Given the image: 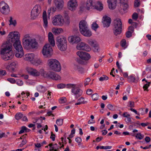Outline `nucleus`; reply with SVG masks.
I'll list each match as a JSON object with an SVG mask.
<instances>
[{
    "label": "nucleus",
    "mask_w": 151,
    "mask_h": 151,
    "mask_svg": "<svg viewBox=\"0 0 151 151\" xmlns=\"http://www.w3.org/2000/svg\"><path fill=\"white\" fill-rule=\"evenodd\" d=\"M17 84L19 86H21L23 84V83L22 81L19 80L17 81Z\"/></svg>",
    "instance_id": "58"
},
{
    "label": "nucleus",
    "mask_w": 151,
    "mask_h": 151,
    "mask_svg": "<svg viewBox=\"0 0 151 151\" xmlns=\"http://www.w3.org/2000/svg\"><path fill=\"white\" fill-rule=\"evenodd\" d=\"M51 134L50 137V138L52 139L53 141H54L55 138V135L52 132H51Z\"/></svg>",
    "instance_id": "62"
},
{
    "label": "nucleus",
    "mask_w": 151,
    "mask_h": 151,
    "mask_svg": "<svg viewBox=\"0 0 151 151\" xmlns=\"http://www.w3.org/2000/svg\"><path fill=\"white\" fill-rule=\"evenodd\" d=\"M88 42L89 45H90L92 47L94 46L97 44L96 42L92 40H88Z\"/></svg>",
    "instance_id": "32"
},
{
    "label": "nucleus",
    "mask_w": 151,
    "mask_h": 151,
    "mask_svg": "<svg viewBox=\"0 0 151 151\" xmlns=\"http://www.w3.org/2000/svg\"><path fill=\"white\" fill-rule=\"evenodd\" d=\"M76 54L81 59L85 60H87L91 58L90 55L86 52L79 51L77 52Z\"/></svg>",
    "instance_id": "13"
},
{
    "label": "nucleus",
    "mask_w": 151,
    "mask_h": 151,
    "mask_svg": "<svg viewBox=\"0 0 151 151\" xmlns=\"http://www.w3.org/2000/svg\"><path fill=\"white\" fill-rule=\"evenodd\" d=\"M74 68L75 70L78 71L80 73L82 74L84 73L85 70L84 68L78 65H75Z\"/></svg>",
    "instance_id": "26"
},
{
    "label": "nucleus",
    "mask_w": 151,
    "mask_h": 151,
    "mask_svg": "<svg viewBox=\"0 0 151 151\" xmlns=\"http://www.w3.org/2000/svg\"><path fill=\"white\" fill-rule=\"evenodd\" d=\"M26 143L27 140L26 139H23L21 143L19 145V147H22L24 145L26 144Z\"/></svg>",
    "instance_id": "54"
},
{
    "label": "nucleus",
    "mask_w": 151,
    "mask_h": 151,
    "mask_svg": "<svg viewBox=\"0 0 151 151\" xmlns=\"http://www.w3.org/2000/svg\"><path fill=\"white\" fill-rule=\"evenodd\" d=\"M132 32L130 31H128L126 33V36L127 37L129 38L132 36Z\"/></svg>",
    "instance_id": "50"
},
{
    "label": "nucleus",
    "mask_w": 151,
    "mask_h": 151,
    "mask_svg": "<svg viewBox=\"0 0 151 151\" xmlns=\"http://www.w3.org/2000/svg\"><path fill=\"white\" fill-rule=\"evenodd\" d=\"M126 41L125 39H123L121 41V45L122 47L125 48H126Z\"/></svg>",
    "instance_id": "39"
},
{
    "label": "nucleus",
    "mask_w": 151,
    "mask_h": 151,
    "mask_svg": "<svg viewBox=\"0 0 151 151\" xmlns=\"http://www.w3.org/2000/svg\"><path fill=\"white\" fill-rule=\"evenodd\" d=\"M122 23L120 19L116 18L113 22V31L114 35L117 36L120 34L122 32Z\"/></svg>",
    "instance_id": "5"
},
{
    "label": "nucleus",
    "mask_w": 151,
    "mask_h": 151,
    "mask_svg": "<svg viewBox=\"0 0 151 151\" xmlns=\"http://www.w3.org/2000/svg\"><path fill=\"white\" fill-rule=\"evenodd\" d=\"M65 86V85L63 83L59 84L57 85L58 88L59 89L64 88Z\"/></svg>",
    "instance_id": "49"
},
{
    "label": "nucleus",
    "mask_w": 151,
    "mask_h": 151,
    "mask_svg": "<svg viewBox=\"0 0 151 151\" xmlns=\"http://www.w3.org/2000/svg\"><path fill=\"white\" fill-rule=\"evenodd\" d=\"M107 108L109 110L111 111H114V108L113 105L112 104H108L107 106Z\"/></svg>",
    "instance_id": "48"
},
{
    "label": "nucleus",
    "mask_w": 151,
    "mask_h": 151,
    "mask_svg": "<svg viewBox=\"0 0 151 151\" xmlns=\"http://www.w3.org/2000/svg\"><path fill=\"white\" fill-rule=\"evenodd\" d=\"M103 25L104 27H108L110 25L111 22V19L107 16H105L103 18Z\"/></svg>",
    "instance_id": "16"
},
{
    "label": "nucleus",
    "mask_w": 151,
    "mask_h": 151,
    "mask_svg": "<svg viewBox=\"0 0 151 151\" xmlns=\"http://www.w3.org/2000/svg\"><path fill=\"white\" fill-rule=\"evenodd\" d=\"M150 124H150L147 122L146 123H142L141 124V125L143 127H145Z\"/></svg>",
    "instance_id": "64"
},
{
    "label": "nucleus",
    "mask_w": 151,
    "mask_h": 151,
    "mask_svg": "<svg viewBox=\"0 0 151 151\" xmlns=\"http://www.w3.org/2000/svg\"><path fill=\"white\" fill-rule=\"evenodd\" d=\"M6 74V72L5 70H0V75L4 76Z\"/></svg>",
    "instance_id": "63"
},
{
    "label": "nucleus",
    "mask_w": 151,
    "mask_h": 151,
    "mask_svg": "<svg viewBox=\"0 0 151 151\" xmlns=\"http://www.w3.org/2000/svg\"><path fill=\"white\" fill-rule=\"evenodd\" d=\"M93 47V51L95 52H99V51L100 49L99 47V45L97 44Z\"/></svg>",
    "instance_id": "37"
},
{
    "label": "nucleus",
    "mask_w": 151,
    "mask_h": 151,
    "mask_svg": "<svg viewBox=\"0 0 151 151\" xmlns=\"http://www.w3.org/2000/svg\"><path fill=\"white\" fill-rule=\"evenodd\" d=\"M59 101L60 103L63 104L66 102V99L65 97H62L60 99Z\"/></svg>",
    "instance_id": "47"
},
{
    "label": "nucleus",
    "mask_w": 151,
    "mask_h": 151,
    "mask_svg": "<svg viewBox=\"0 0 151 151\" xmlns=\"http://www.w3.org/2000/svg\"><path fill=\"white\" fill-rule=\"evenodd\" d=\"M7 80L10 83L12 84H14L16 82L15 79L12 78H8L7 79Z\"/></svg>",
    "instance_id": "41"
},
{
    "label": "nucleus",
    "mask_w": 151,
    "mask_h": 151,
    "mask_svg": "<svg viewBox=\"0 0 151 151\" xmlns=\"http://www.w3.org/2000/svg\"><path fill=\"white\" fill-rule=\"evenodd\" d=\"M76 141L78 143L80 144L82 141L81 138L80 137H77L76 138Z\"/></svg>",
    "instance_id": "60"
},
{
    "label": "nucleus",
    "mask_w": 151,
    "mask_h": 151,
    "mask_svg": "<svg viewBox=\"0 0 151 151\" xmlns=\"http://www.w3.org/2000/svg\"><path fill=\"white\" fill-rule=\"evenodd\" d=\"M41 118H42V117H40V118L37 117L35 118H33L32 119H33V122L34 123H37V121L40 120V122H38V123H42V120L41 119Z\"/></svg>",
    "instance_id": "31"
},
{
    "label": "nucleus",
    "mask_w": 151,
    "mask_h": 151,
    "mask_svg": "<svg viewBox=\"0 0 151 151\" xmlns=\"http://www.w3.org/2000/svg\"><path fill=\"white\" fill-rule=\"evenodd\" d=\"M80 32L85 37H90L92 35L91 32L88 28L81 31Z\"/></svg>",
    "instance_id": "23"
},
{
    "label": "nucleus",
    "mask_w": 151,
    "mask_h": 151,
    "mask_svg": "<svg viewBox=\"0 0 151 151\" xmlns=\"http://www.w3.org/2000/svg\"><path fill=\"white\" fill-rule=\"evenodd\" d=\"M42 17L44 22V26L46 28L47 26L48 21L47 13L46 11H44L43 13Z\"/></svg>",
    "instance_id": "25"
},
{
    "label": "nucleus",
    "mask_w": 151,
    "mask_h": 151,
    "mask_svg": "<svg viewBox=\"0 0 151 151\" xmlns=\"http://www.w3.org/2000/svg\"><path fill=\"white\" fill-rule=\"evenodd\" d=\"M22 129L19 132V134H21L23 133L24 131H25L27 129V128L25 126H23L22 127Z\"/></svg>",
    "instance_id": "51"
},
{
    "label": "nucleus",
    "mask_w": 151,
    "mask_h": 151,
    "mask_svg": "<svg viewBox=\"0 0 151 151\" xmlns=\"http://www.w3.org/2000/svg\"><path fill=\"white\" fill-rule=\"evenodd\" d=\"M108 79V77L105 75H103L102 76L100 77L99 79V80L101 81L105 80H107Z\"/></svg>",
    "instance_id": "40"
},
{
    "label": "nucleus",
    "mask_w": 151,
    "mask_h": 151,
    "mask_svg": "<svg viewBox=\"0 0 151 151\" xmlns=\"http://www.w3.org/2000/svg\"><path fill=\"white\" fill-rule=\"evenodd\" d=\"M10 32L9 35V40L6 43L3 44V48L1 49L0 54L2 59L5 61L11 59L14 56V54L11 50L13 44L16 50L15 56L18 58L22 57L24 55L23 48L19 40L18 32Z\"/></svg>",
    "instance_id": "1"
},
{
    "label": "nucleus",
    "mask_w": 151,
    "mask_h": 151,
    "mask_svg": "<svg viewBox=\"0 0 151 151\" xmlns=\"http://www.w3.org/2000/svg\"><path fill=\"white\" fill-rule=\"evenodd\" d=\"M136 138L139 139H141L143 138V136H142L141 134L139 133L137 134L135 136Z\"/></svg>",
    "instance_id": "55"
},
{
    "label": "nucleus",
    "mask_w": 151,
    "mask_h": 151,
    "mask_svg": "<svg viewBox=\"0 0 151 151\" xmlns=\"http://www.w3.org/2000/svg\"><path fill=\"white\" fill-rule=\"evenodd\" d=\"M34 57L35 55L33 53L27 54L25 55L24 59L26 60L30 61L32 63L34 59Z\"/></svg>",
    "instance_id": "24"
},
{
    "label": "nucleus",
    "mask_w": 151,
    "mask_h": 151,
    "mask_svg": "<svg viewBox=\"0 0 151 151\" xmlns=\"http://www.w3.org/2000/svg\"><path fill=\"white\" fill-rule=\"evenodd\" d=\"M63 119H59L56 120V123L58 126H61L63 123Z\"/></svg>",
    "instance_id": "35"
},
{
    "label": "nucleus",
    "mask_w": 151,
    "mask_h": 151,
    "mask_svg": "<svg viewBox=\"0 0 151 151\" xmlns=\"http://www.w3.org/2000/svg\"><path fill=\"white\" fill-rule=\"evenodd\" d=\"M68 41L73 43H78L81 41L80 37L76 35L69 37L68 38Z\"/></svg>",
    "instance_id": "21"
},
{
    "label": "nucleus",
    "mask_w": 151,
    "mask_h": 151,
    "mask_svg": "<svg viewBox=\"0 0 151 151\" xmlns=\"http://www.w3.org/2000/svg\"><path fill=\"white\" fill-rule=\"evenodd\" d=\"M47 63L50 68L54 71L59 72L61 69L60 63L57 60L51 59L47 60Z\"/></svg>",
    "instance_id": "4"
},
{
    "label": "nucleus",
    "mask_w": 151,
    "mask_h": 151,
    "mask_svg": "<svg viewBox=\"0 0 151 151\" xmlns=\"http://www.w3.org/2000/svg\"><path fill=\"white\" fill-rule=\"evenodd\" d=\"M64 23L67 25H68L70 22V19L69 17H66L65 18V20H64Z\"/></svg>",
    "instance_id": "45"
},
{
    "label": "nucleus",
    "mask_w": 151,
    "mask_h": 151,
    "mask_svg": "<svg viewBox=\"0 0 151 151\" xmlns=\"http://www.w3.org/2000/svg\"><path fill=\"white\" fill-rule=\"evenodd\" d=\"M49 42L50 45L53 47L55 45V41L54 39L53 35L51 32H49L48 35Z\"/></svg>",
    "instance_id": "22"
},
{
    "label": "nucleus",
    "mask_w": 151,
    "mask_h": 151,
    "mask_svg": "<svg viewBox=\"0 0 151 151\" xmlns=\"http://www.w3.org/2000/svg\"><path fill=\"white\" fill-rule=\"evenodd\" d=\"M76 48L78 50H82L89 51L91 50L90 47L84 42H81L77 45Z\"/></svg>",
    "instance_id": "14"
},
{
    "label": "nucleus",
    "mask_w": 151,
    "mask_h": 151,
    "mask_svg": "<svg viewBox=\"0 0 151 151\" xmlns=\"http://www.w3.org/2000/svg\"><path fill=\"white\" fill-rule=\"evenodd\" d=\"M94 9L97 10L101 11L103 9V4L100 1H98L97 2V5L94 6Z\"/></svg>",
    "instance_id": "27"
},
{
    "label": "nucleus",
    "mask_w": 151,
    "mask_h": 151,
    "mask_svg": "<svg viewBox=\"0 0 151 151\" xmlns=\"http://www.w3.org/2000/svg\"><path fill=\"white\" fill-rule=\"evenodd\" d=\"M132 19L135 20H137L138 18V15L136 13H133L132 15Z\"/></svg>",
    "instance_id": "52"
},
{
    "label": "nucleus",
    "mask_w": 151,
    "mask_h": 151,
    "mask_svg": "<svg viewBox=\"0 0 151 151\" xmlns=\"http://www.w3.org/2000/svg\"><path fill=\"white\" fill-rule=\"evenodd\" d=\"M54 2L57 9L59 10H61L63 6V0H54Z\"/></svg>",
    "instance_id": "19"
},
{
    "label": "nucleus",
    "mask_w": 151,
    "mask_h": 151,
    "mask_svg": "<svg viewBox=\"0 0 151 151\" xmlns=\"http://www.w3.org/2000/svg\"><path fill=\"white\" fill-rule=\"evenodd\" d=\"M63 31V29H55L54 31V32L55 33H57V34H59L60 32Z\"/></svg>",
    "instance_id": "56"
},
{
    "label": "nucleus",
    "mask_w": 151,
    "mask_h": 151,
    "mask_svg": "<svg viewBox=\"0 0 151 151\" xmlns=\"http://www.w3.org/2000/svg\"><path fill=\"white\" fill-rule=\"evenodd\" d=\"M55 149H59V146L56 144H55L53 145V146L50 147V149L49 150L50 151H52L53 150Z\"/></svg>",
    "instance_id": "46"
},
{
    "label": "nucleus",
    "mask_w": 151,
    "mask_h": 151,
    "mask_svg": "<svg viewBox=\"0 0 151 151\" xmlns=\"http://www.w3.org/2000/svg\"><path fill=\"white\" fill-rule=\"evenodd\" d=\"M56 44L60 50L62 51L65 50L67 47L66 38L65 37L58 38Z\"/></svg>",
    "instance_id": "6"
},
{
    "label": "nucleus",
    "mask_w": 151,
    "mask_h": 151,
    "mask_svg": "<svg viewBox=\"0 0 151 151\" xmlns=\"http://www.w3.org/2000/svg\"><path fill=\"white\" fill-rule=\"evenodd\" d=\"M76 61L79 63L83 64L86 65L87 63V62L86 61H84L83 60L80 59H77Z\"/></svg>",
    "instance_id": "44"
},
{
    "label": "nucleus",
    "mask_w": 151,
    "mask_h": 151,
    "mask_svg": "<svg viewBox=\"0 0 151 151\" xmlns=\"http://www.w3.org/2000/svg\"><path fill=\"white\" fill-rule=\"evenodd\" d=\"M43 62L42 60L41 59H34L33 61L32 62V63L34 65H39L41 64Z\"/></svg>",
    "instance_id": "28"
},
{
    "label": "nucleus",
    "mask_w": 151,
    "mask_h": 151,
    "mask_svg": "<svg viewBox=\"0 0 151 151\" xmlns=\"http://www.w3.org/2000/svg\"><path fill=\"white\" fill-rule=\"evenodd\" d=\"M149 86V85L147 83L146 84H145L143 86V88L144 89V90H147V91H148V90L147 89L148 87Z\"/></svg>",
    "instance_id": "59"
},
{
    "label": "nucleus",
    "mask_w": 151,
    "mask_h": 151,
    "mask_svg": "<svg viewBox=\"0 0 151 151\" xmlns=\"http://www.w3.org/2000/svg\"><path fill=\"white\" fill-rule=\"evenodd\" d=\"M0 11L3 14H6L10 11L9 5L4 1H2L0 3Z\"/></svg>",
    "instance_id": "10"
},
{
    "label": "nucleus",
    "mask_w": 151,
    "mask_h": 151,
    "mask_svg": "<svg viewBox=\"0 0 151 151\" xmlns=\"http://www.w3.org/2000/svg\"><path fill=\"white\" fill-rule=\"evenodd\" d=\"M79 30L81 31L88 28L87 22L84 20L80 21L79 24Z\"/></svg>",
    "instance_id": "20"
},
{
    "label": "nucleus",
    "mask_w": 151,
    "mask_h": 151,
    "mask_svg": "<svg viewBox=\"0 0 151 151\" xmlns=\"http://www.w3.org/2000/svg\"><path fill=\"white\" fill-rule=\"evenodd\" d=\"M23 45L26 49H36L38 47V43L35 38L30 36L29 34L25 35L23 39Z\"/></svg>",
    "instance_id": "2"
},
{
    "label": "nucleus",
    "mask_w": 151,
    "mask_h": 151,
    "mask_svg": "<svg viewBox=\"0 0 151 151\" xmlns=\"http://www.w3.org/2000/svg\"><path fill=\"white\" fill-rule=\"evenodd\" d=\"M78 85L71 89V92L76 96V99L80 96L82 94V91L80 88L81 85L80 84H76Z\"/></svg>",
    "instance_id": "11"
},
{
    "label": "nucleus",
    "mask_w": 151,
    "mask_h": 151,
    "mask_svg": "<svg viewBox=\"0 0 151 151\" xmlns=\"http://www.w3.org/2000/svg\"><path fill=\"white\" fill-rule=\"evenodd\" d=\"M135 80V77L133 75H130L128 77V81L129 82H134Z\"/></svg>",
    "instance_id": "30"
},
{
    "label": "nucleus",
    "mask_w": 151,
    "mask_h": 151,
    "mask_svg": "<svg viewBox=\"0 0 151 151\" xmlns=\"http://www.w3.org/2000/svg\"><path fill=\"white\" fill-rule=\"evenodd\" d=\"M95 3L94 0H87L86 3V8L89 10L90 9H94Z\"/></svg>",
    "instance_id": "18"
},
{
    "label": "nucleus",
    "mask_w": 151,
    "mask_h": 151,
    "mask_svg": "<svg viewBox=\"0 0 151 151\" xmlns=\"http://www.w3.org/2000/svg\"><path fill=\"white\" fill-rule=\"evenodd\" d=\"M12 19V17H10V20H9L10 24H9V25H13L14 26H15L17 23L16 21L15 20H13Z\"/></svg>",
    "instance_id": "33"
},
{
    "label": "nucleus",
    "mask_w": 151,
    "mask_h": 151,
    "mask_svg": "<svg viewBox=\"0 0 151 151\" xmlns=\"http://www.w3.org/2000/svg\"><path fill=\"white\" fill-rule=\"evenodd\" d=\"M17 64L15 62L11 63L9 66L10 70L11 72L14 71L15 68H16Z\"/></svg>",
    "instance_id": "29"
},
{
    "label": "nucleus",
    "mask_w": 151,
    "mask_h": 151,
    "mask_svg": "<svg viewBox=\"0 0 151 151\" xmlns=\"http://www.w3.org/2000/svg\"><path fill=\"white\" fill-rule=\"evenodd\" d=\"M123 116L124 117L126 118H128L130 116V115L129 114H128L127 112H125L123 113Z\"/></svg>",
    "instance_id": "61"
},
{
    "label": "nucleus",
    "mask_w": 151,
    "mask_h": 151,
    "mask_svg": "<svg viewBox=\"0 0 151 151\" xmlns=\"http://www.w3.org/2000/svg\"><path fill=\"white\" fill-rule=\"evenodd\" d=\"M99 97L98 95L96 93H95L92 95L91 98L93 101H96L98 99Z\"/></svg>",
    "instance_id": "36"
},
{
    "label": "nucleus",
    "mask_w": 151,
    "mask_h": 151,
    "mask_svg": "<svg viewBox=\"0 0 151 151\" xmlns=\"http://www.w3.org/2000/svg\"><path fill=\"white\" fill-rule=\"evenodd\" d=\"M92 93L93 91L91 89H88L86 91V94L88 95H91L92 94Z\"/></svg>",
    "instance_id": "57"
},
{
    "label": "nucleus",
    "mask_w": 151,
    "mask_h": 151,
    "mask_svg": "<svg viewBox=\"0 0 151 151\" xmlns=\"http://www.w3.org/2000/svg\"><path fill=\"white\" fill-rule=\"evenodd\" d=\"M26 70L29 74L34 76H39L40 73V71L39 72L36 69L28 67L27 68Z\"/></svg>",
    "instance_id": "15"
},
{
    "label": "nucleus",
    "mask_w": 151,
    "mask_h": 151,
    "mask_svg": "<svg viewBox=\"0 0 151 151\" xmlns=\"http://www.w3.org/2000/svg\"><path fill=\"white\" fill-rule=\"evenodd\" d=\"M78 6L77 0H69L68 2V9L72 11L75 10Z\"/></svg>",
    "instance_id": "12"
},
{
    "label": "nucleus",
    "mask_w": 151,
    "mask_h": 151,
    "mask_svg": "<svg viewBox=\"0 0 151 151\" xmlns=\"http://www.w3.org/2000/svg\"><path fill=\"white\" fill-rule=\"evenodd\" d=\"M98 27V25L96 22H93L92 24V29L95 31H96Z\"/></svg>",
    "instance_id": "38"
},
{
    "label": "nucleus",
    "mask_w": 151,
    "mask_h": 151,
    "mask_svg": "<svg viewBox=\"0 0 151 151\" xmlns=\"http://www.w3.org/2000/svg\"><path fill=\"white\" fill-rule=\"evenodd\" d=\"M76 84H68L67 85L66 87L67 88H72V89L75 86H78Z\"/></svg>",
    "instance_id": "42"
},
{
    "label": "nucleus",
    "mask_w": 151,
    "mask_h": 151,
    "mask_svg": "<svg viewBox=\"0 0 151 151\" xmlns=\"http://www.w3.org/2000/svg\"><path fill=\"white\" fill-rule=\"evenodd\" d=\"M120 3V9L125 11L128 8V5L127 4L128 0H117Z\"/></svg>",
    "instance_id": "17"
},
{
    "label": "nucleus",
    "mask_w": 151,
    "mask_h": 151,
    "mask_svg": "<svg viewBox=\"0 0 151 151\" xmlns=\"http://www.w3.org/2000/svg\"><path fill=\"white\" fill-rule=\"evenodd\" d=\"M52 19V23L54 25L62 26L64 23V19L60 15L55 16Z\"/></svg>",
    "instance_id": "9"
},
{
    "label": "nucleus",
    "mask_w": 151,
    "mask_h": 151,
    "mask_svg": "<svg viewBox=\"0 0 151 151\" xmlns=\"http://www.w3.org/2000/svg\"><path fill=\"white\" fill-rule=\"evenodd\" d=\"M41 75L45 78L55 81H58L61 79L60 76L56 73L52 71L46 72L43 69L40 70Z\"/></svg>",
    "instance_id": "3"
},
{
    "label": "nucleus",
    "mask_w": 151,
    "mask_h": 151,
    "mask_svg": "<svg viewBox=\"0 0 151 151\" xmlns=\"http://www.w3.org/2000/svg\"><path fill=\"white\" fill-rule=\"evenodd\" d=\"M52 48L50 45L49 44H47L44 46L42 53L45 57L50 58L52 55Z\"/></svg>",
    "instance_id": "7"
},
{
    "label": "nucleus",
    "mask_w": 151,
    "mask_h": 151,
    "mask_svg": "<svg viewBox=\"0 0 151 151\" xmlns=\"http://www.w3.org/2000/svg\"><path fill=\"white\" fill-rule=\"evenodd\" d=\"M140 5L139 0H135L134 3V6L135 7H137L139 6Z\"/></svg>",
    "instance_id": "53"
},
{
    "label": "nucleus",
    "mask_w": 151,
    "mask_h": 151,
    "mask_svg": "<svg viewBox=\"0 0 151 151\" xmlns=\"http://www.w3.org/2000/svg\"><path fill=\"white\" fill-rule=\"evenodd\" d=\"M23 116V114L21 113H17L15 115V118L17 120H19L21 119Z\"/></svg>",
    "instance_id": "34"
},
{
    "label": "nucleus",
    "mask_w": 151,
    "mask_h": 151,
    "mask_svg": "<svg viewBox=\"0 0 151 151\" xmlns=\"http://www.w3.org/2000/svg\"><path fill=\"white\" fill-rule=\"evenodd\" d=\"M129 105L128 106L132 108L134 107V101H130L128 102Z\"/></svg>",
    "instance_id": "43"
},
{
    "label": "nucleus",
    "mask_w": 151,
    "mask_h": 151,
    "mask_svg": "<svg viewBox=\"0 0 151 151\" xmlns=\"http://www.w3.org/2000/svg\"><path fill=\"white\" fill-rule=\"evenodd\" d=\"M41 12V6L38 4L35 5L31 12V18L33 19L36 18Z\"/></svg>",
    "instance_id": "8"
}]
</instances>
